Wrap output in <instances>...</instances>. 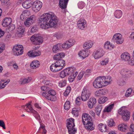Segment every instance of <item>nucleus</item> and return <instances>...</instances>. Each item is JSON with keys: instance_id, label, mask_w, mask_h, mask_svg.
<instances>
[{"instance_id": "obj_38", "label": "nucleus", "mask_w": 134, "mask_h": 134, "mask_svg": "<svg viewBox=\"0 0 134 134\" xmlns=\"http://www.w3.org/2000/svg\"><path fill=\"white\" fill-rule=\"evenodd\" d=\"M101 77H103L104 79L105 80V81L106 82H105V84H104L105 86L110 83V80L111 78L110 76H108L107 78H106L104 76H102Z\"/></svg>"}, {"instance_id": "obj_42", "label": "nucleus", "mask_w": 134, "mask_h": 134, "mask_svg": "<svg viewBox=\"0 0 134 134\" xmlns=\"http://www.w3.org/2000/svg\"><path fill=\"white\" fill-rule=\"evenodd\" d=\"M37 36L34 35L31 36L30 38V40L33 44H35V43L37 41Z\"/></svg>"}, {"instance_id": "obj_62", "label": "nucleus", "mask_w": 134, "mask_h": 134, "mask_svg": "<svg viewBox=\"0 0 134 134\" xmlns=\"http://www.w3.org/2000/svg\"><path fill=\"white\" fill-rule=\"evenodd\" d=\"M0 126L2 127L4 129L6 128L4 122L2 120H0Z\"/></svg>"}, {"instance_id": "obj_35", "label": "nucleus", "mask_w": 134, "mask_h": 134, "mask_svg": "<svg viewBox=\"0 0 134 134\" xmlns=\"http://www.w3.org/2000/svg\"><path fill=\"white\" fill-rule=\"evenodd\" d=\"M78 54L80 57H81L83 59L88 56V55L86 54V51H81Z\"/></svg>"}, {"instance_id": "obj_44", "label": "nucleus", "mask_w": 134, "mask_h": 134, "mask_svg": "<svg viewBox=\"0 0 134 134\" xmlns=\"http://www.w3.org/2000/svg\"><path fill=\"white\" fill-rule=\"evenodd\" d=\"M70 103L69 101H66L65 103L64 107L66 110H68L70 107Z\"/></svg>"}, {"instance_id": "obj_56", "label": "nucleus", "mask_w": 134, "mask_h": 134, "mask_svg": "<svg viewBox=\"0 0 134 134\" xmlns=\"http://www.w3.org/2000/svg\"><path fill=\"white\" fill-rule=\"evenodd\" d=\"M81 97H78L76 98V104L78 105H79L81 104Z\"/></svg>"}, {"instance_id": "obj_20", "label": "nucleus", "mask_w": 134, "mask_h": 134, "mask_svg": "<svg viewBox=\"0 0 134 134\" xmlns=\"http://www.w3.org/2000/svg\"><path fill=\"white\" fill-rule=\"evenodd\" d=\"M62 49V45L60 43H58L54 45L52 48V52L56 53Z\"/></svg>"}, {"instance_id": "obj_61", "label": "nucleus", "mask_w": 134, "mask_h": 134, "mask_svg": "<svg viewBox=\"0 0 134 134\" xmlns=\"http://www.w3.org/2000/svg\"><path fill=\"white\" fill-rule=\"evenodd\" d=\"M95 95L96 96L98 97H100L102 95L100 90L95 92Z\"/></svg>"}, {"instance_id": "obj_27", "label": "nucleus", "mask_w": 134, "mask_h": 134, "mask_svg": "<svg viewBox=\"0 0 134 134\" xmlns=\"http://www.w3.org/2000/svg\"><path fill=\"white\" fill-rule=\"evenodd\" d=\"M93 43L92 42L89 41L84 43L83 44V48L86 49H88L91 48L92 46Z\"/></svg>"}, {"instance_id": "obj_41", "label": "nucleus", "mask_w": 134, "mask_h": 134, "mask_svg": "<svg viewBox=\"0 0 134 134\" xmlns=\"http://www.w3.org/2000/svg\"><path fill=\"white\" fill-rule=\"evenodd\" d=\"M72 113L75 116H77L78 115L79 110L77 108H73L72 111Z\"/></svg>"}, {"instance_id": "obj_16", "label": "nucleus", "mask_w": 134, "mask_h": 134, "mask_svg": "<svg viewBox=\"0 0 134 134\" xmlns=\"http://www.w3.org/2000/svg\"><path fill=\"white\" fill-rule=\"evenodd\" d=\"M12 22V19L10 18H5L3 20L2 25L4 27H7L10 25Z\"/></svg>"}, {"instance_id": "obj_51", "label": "nucleus", "mask_w": 134, "mask_h": 134, "mask_svg": "<svg viewBox=\"0 0 134 134\" xmlns=\"http://www.w3.org/2000/svg\"><path fill=\"white\" fill-rule=\"evenodd\" d=\"M10 81V79H8L7 80L5 81H3L4 82L3 83H1V87H3V86H4L3 88H4L6 85H7Z\"/></svg>"}, {"instance_id": "obj_36", "label": "nucleus", "mask_w": 134, "mask_h": 134, "mask_svg": "<svg viewBox=\"0 0 134 134\" xmlns=\"http://www.w3.org/2000/svg\"><path fill=\"white\" fill-rule=\"evenodd\" d=\"M37 41L35 43V44L38 45L42 43L43 41V38L40 36H37Z\"/></svg>"}, {"instance_id": "obj_29", "label": "nucleus", "mask_w": 134, "mask_h": 134, "mask_svg": "<svg viewBox=\"0 0 134 134\" xmlns=\"http://www.w3.org/2000/svg\"><path fill=\"white\" fill-rule=\"evenodd\" d=\"M28 11L27 10H25L23 11L22 14L20 15L21 19L23 20L24 19H26L27 16H28Z\"/></svg>"}, {"instance_id": "obj_58", "label": "nucleus", "mask_w": 134, "mask_h": 134, "mask_svg": "<svg viewBox=\"0 0 134 134\" xmlns=\"http://www.w3.org/2000/svg\"><path fill=\"white\" fill-rule=\"evenodd\" d=\"M67 123L74 124V120L73 118L68 119L67 120Z\"/></svg>"}, {"instance_id": "obj_15", "label": "nucleus", "mask_w": 134, "mask_h": 134, "mask_svg": "<svg viewBox=\"0 0 134 134\" xmlns=\"http://www.w3.org/2000/svg\"><path fill=\"white\" fill-rule=\"evenodd\" d=\"M79 29L84 30L86 26V22L85 19L80 18L77 22Z\"/></svg>"}, {"instance_id": "obj_50", "label": "nucleus", "mask_w": 134, "mask_h": 134, "mask_svg": "<svg viewBox=\"0 0 134 134\" xmlns=\"http://www.w3.org/2000/svg\"><path fill=\"white\" fill-rule=\"evenodd\" d=\"M15 28V26L13 24L11 25L7 28V29L8 30H9L8 32H9L12 31V30H14Z\"/></svg>"}, {"instance_id": "obj_33", "label": "nucleus", "mask_w": 134, "mask_h": 134, "mask_svg": "<svg viewBox=\"0 0 134 134\" xmlns=\"http://www.w3.org/2000/svg\"><path fill=\"white\" fill-rule=\"evenodd\" d=\"M126 125L124 124L119 125L118 127L119 130L121 131H125L126 129Z\"/></svg>"}, {"instance_id": "obj_7", "label": "nucleus", "mask_w": 134, "mask_h": 134, "mask_svg": "<svg viewBox=\"0 0 134 134\" xmlns=\"http://www.w3.org/2000/svg\"><path fill=\"white\" fill-rule=\"evenodd\" d=\"M118 113L122 116V118L124 121L129 120L130 118V113L126 109L122 108L119 110Z\"/></svg>"}, {"instance_id": "obj_60", "label": "nucleus", "mask_w": 134, "mask_h": 134, "mask_svg": "<svg viewBox=\"0 0 134 134\" xmlns=\"http://www.w3.org/2000/svg\"><path fill=\"white\" fill-rule=\"evenodd\" d=\"M41 89L42 91H43L46 92L47 91L49 90V88L47 86H43L41 87Z\"/></svg>"}, {"instance_id": "obj_6", "label": "nucleus", "mask_w": 134, "mask_h": 134, "mask_svg": "<svg viewBox=\"0 0 134 134\" xmlns=\"http://www.w3.org/2000/svg\"><path fill=\"white\" fill-rule=\"evenodd\" d=\"M91 93L86 87H84L82 91L81 98L82 101H86L90 97Z\"/></svg>"}, {"instance_id": "obj_39", "label": "nucleus", "mask_w": 134, "mask_h": 134, "mask_svg": "<svg viewBox=\"0 0 134 134\" xmlns=\"http://www.w3.org/2000/svg\"><path fill=\"white\" fill-rule=\"evenodd\" d=\"M107 123L108 125L110 127H112L115 125V122L112 119H110L108 120Z\"/></svg>"}, {"instance_id": "obj_11", "label": "nucleus", "mask_w": 134, "mask_h": 134, "mask_svg": "<svg viewBox=\"0 0 134 134\" xmlns=\"http://www.w3.org/2000/svg\"><path fill=\"white\" fill-rule=\"evenodd\" d=\"M122 35L120 33H118L115 34L113 36V39L114 41L118 44H122L123 42V40L121 37Z\"/></svg>"}, {"instance_id": "obj_9", "label": "nucleus", "mask_w": 134, "mask_h": 134, "mask_svg": "<svg viewBox=\"0 0 134 134\" xmlns=\"http://www.w3.org/2000/svg\"><path fill=\"white\" fill-rule=\"evenodd\" d=\"M13 54L17 56L22 54L23 52V47L21 45L15 46L13 48Z\"/></svg>"}, {"instance_id": "obj_5", "label": "nucleus", "mask_w": 134, "mask_h": 134, "mask_svg": "<svg viewBox=\"0 0 134 134\" xmlns=\"http://www.w3.org/2000/svg\"><path fill=\"white\" fill-rule=\"evenodd\" d=\"M56 93L55 91L53 90H51L48 91V94L46 92H43L42 95L45 97L48 100L52 101H55L56 99L55 95Z\"/></svg>"}, {"instance_id": "obj_26", "label": "nucleus", "mask_w": 134, "mask_h": 134, "mask_svg": "<svg viewBox=\"0 0 134 134\" xmlns=\"http://www.w3.org/2000/svg\"><path fill=\"white\" fill-rule=\"evenodd\" d=\"M114 103L108 105L105 107L104 109V111L107 112H109L111 111L114 108Z\"/></svg>"}, {"instance_id": "obj_64", "label": "nucleus", "mask_w": 134, "mask_h": 134, "mask_svg": "<svg viewBox=\"0 0 134 134\" xmlns=\"http://www.w3.org/2000/svg\"><path fill=\"white\" fill-rule=\"evenodd\" d=\"M57 55H58L59 58H62L64 57L65 54L64 53L62 52L57 53Z\"/></svg>"}, {"instance_id": "obj_47", "label": "nucleus", "mask_w": 134, "mask_h": 134, "mask_svg": "<svg viewBox=\"0 0 134 134\" xmlns=\"http://www.w3.org/2000/svg\"><path fill=\"white\" fill-rule=\"evenodd\" d=\"M109 61V59L108 58H106L104 60L100 61V63L101 65H105L108 63Z\"/></svg>"}, {"instance_id": "obj_54", "label": "nucleus", "mask_w": 134, "mask_h": 134, "mask_svg": "<svg viewBox=\"0 0 134 134\" xmlns=\"http://www.w3.org/2000/svg\"><path fill=\"white\" fill-rule=\"evenodd\" d=\"M5 49V45L4 44H0V54Z\"/></svg>"}, {"instance_id": "obj_18", "label": "nucleus", "mask_w": 134, "mask_h": 134, "mask_svg": "<svg viewBox=\"0 0 134 134\" xmlns=\"http://www.w3.org/2000/svg\"><path fill=\"white\" fill-rule=\"evenodd\" d=\"M25 30L23 27L19 26L17 29L16 36L19 37H21L24 32Z\"/></svg>"}, {"instance_id": "obj_24", "label": "nucleus", "mask_w": 134, "mask_h": 134, "mask_svg": "<svg viewBox=\"0 0 134 134\" xmlns=\"http://www.w3.org/2000/svg\"><path fill=\"white\" fill-rule=\"evenodd\" d=\"M121 57L123 60L125 61H129L130 58L129 54L126 52L122 53L121 55Z\"/></svg>"}, {"instance_id": "obj_46", "label": "nucleus", "mask_w": 134, "mask_h": 134, "mask_svg": "<svg viewBox=\"0 0 134 134\" xmlns=\"http://www.w3.org/2000/svg\"><path fill=\"white\" fill-rule=\"evenodd\" d=\"M66 81L65 80L60 81L58 83L59 86L61 87H63L66 85Z\"/></svg>"}, {"instance_id": "obj_3", "label": "nucleus", "mask_w": 134, "mask_h": 134, "mask_svg": "<svg viewBox=\"0 0 134 134\" xmlns=\"http://www.w3.org/2000/svg\"><path fill=\"white\" fill-rule=\"evenodd\" d=\"M65 65V61L62 59H59L57 60L55 63L52 64L50 69L53 72H56L63 69Z\"/></svg>"}, {"instance_id": "obj_21", "label": "nucleus", "mask_w": 134, "mask_h": 134, "mask_svg": "<svg viewBox=\"0 0 134 134\" xmlns=\"http://www.w3.org/2000/svg\"><path fill=\"white\" fill-rule=\"evenodd\" d=\"M69 0H59V5L60 7L62 9H65L66 7Z\"/></svg>"}, {"instance_id": "obj_23", "label": "nucleus", "mask_w": 134, "mask_h": 134, "mask_svg": "<svg viewBox=\"0 0 134 134\" xmlns=\"http://www.w3.org/2000/svg\"><path fill=\"white\" fill-rule=\"evenodd\" d=\"M22 108L28 112H30L33 109L30 102L27 103L25 105L23 106Z\"/></svg>"}, {"instance_id": "obj_52", "label": "nucleus", "mask_w": 134, "mask_h": 134, "mask_svg": "<svg viewBox=\"0 0 134 134\" xmlns=\"http://www.w3.org/2000/svg\"><path fill=\"white\" fill-rule=\"evenodd\" d=\"M102 95H104L108 92V90L107 89L104 88L100 89Z\"/></svg>"}, {"instance_id": "obj_10", "label": "nucleus", "mask_w": 134, "mask_h": 134, "mask_svg": "<svg viewBox=\"0 0 134 134\" xmlns=\"http://www.w3.org/2000/svg\"><path fill=\"white\" fill-rule=\"evenodd\" d=\"M105 52L102 48H99L94 53L93 55L94 58L98 59L102 57L104 55Z\"/></svg>"}, {"instance_id": "obj_12", "label": "nucleus", "mask_w": 134, "mask_h": 134, "mask_svg": "<svg viewBox=\"0 0 134 134\" xmlns=\"http://www.w3.org/2000/svg\"><path fill=\"white\" fill-rule=\"evenodd\" d=\"M74 124L67 123L66 126L68 130V132L69 134H75L77 131L76 129L75 128Z\"/></svg>"}, {"instance_id": "obj_49", "label": "nucleus", "mask_w": 134, "mask_h": 134, "mask_svg": "<svg viewBox=\"0 0 134 134\" xmlns=\"http://www.w3.org/2000/svg\"><path fill=\"white\" fill-rule=\"evenodd\" d=\"M132 91V89L131 88H129L126 91L125 94V96L126 97L129 96L131 94Z\"/></svg>"}, {"instance_id": "obj_40", "label": "nucleus", "mask_w": 134, "mask_h": 134, "mask_svg": "<svg viewBox=\"0 0 134 134\" xmlns=\"http://www.w3.org/2000/svg\"><path fill=\"white\" fill-rule=\"evenodd\" d=\"M107 98L105 97H101L100 98L99 100V103L100 104L104 103L106 102L108 100Z\"/></svg>"}, {"instance_id": "obj_4", "label": "nucleus", "mask_w": 134, "mask_h": 134, "mask_svg": "<svg viewBox=\"0 0 134 134\" xmlns=\"http://www.w3.org/2000/svg\"><path fill=\"white\" fill-rule=\"evenodd\" d=\"M105 81L103 77H97L93 83V86L96 88H100L105 86Z\"/></svg>"}, {"instance_id": "obj_19", "label": "nucleus", "mask_w": 134, "mask_h": 134, "mask_svg": "<svg viewBox=\"0 0 134 134\" xmlns=\"http://www.w3.org/2000/svg\"><path fill=\"white\" fill-rule=\"evenodd\" d=\"M32 2L30 0L25 1L22 4V6L24 8L27 9L32 6Z\"/></svg>"}, {"instance_id": "obj_53", "label": "nucleus", "mask_w": 134, "mask_h": 134, "mask_svg": "<svg viewBox=\"0 0 134 134\" xmlns=\"http://www.w3.org/2000/svg\"><path fill=\"white\" fill-rule=\"evenodd\" d=\"M68 42V44H69V45L71 47L73 45H74V44L75 42V40L72 39H71L69 40Z\"/></svg>"}, {"instance_id": "obj_43", "label": "nucleus", "mask_w": 134, "mask_h": 134, "mask_svg": "<svg viewBox=\"0 0 134 134\" xmlns=\"http://www.w3.org/2000/svg\"><path fill=\"white\" fill-rule=\"evenodd\" d=\"M128 63L131 65H134V50L133 53L132 58L128 61Z\"/></svg>"}, {"instance_id": "obj_45", "label": "nucleus", "mask_w": 134, "mask_h": 134, "mask_svg": "<svg viewBox=\"0 0 134 134\" xmlns=\"http://www.w3.org/2000/svg\"><path fill=\"white\" fill-rule=\"evenodd\" d=\"M70 47H71L70 46L67 42H66V43H65L62 45V48L63 49H65L69 48Z\"/></svg>"}, {"instance_id": "obj_2", "label": "nucleus", "mask_w": 134, "mask_h": 134, "mask_svg": "<svg viewBox=\"0 0 134 134\" xmlns=\"http://www.w3.org/2000/svg\"><path fill=\"white\" fill-rule=\"evenodd\" d=\"M82 122L85 128L89 131L93 130L94 127L91 117L88 114H83L82 116Z\"/></svg>"}, {"instance_id": "obj_55", "label": "nucleus", "mask_w": 134, "mask_h": 134, "mask_svg": "<svg viewBox=\"0 0 134 134\" xmlns=\"http://www.w3.org/2000/svg\"><path fill=\"white\" fill-rule=\"evenodd\" d=\"M5 49V45L4 44H0V54Z\"/></svg>"}, {"instance_id": "obj_28", "label": "nucleus", "mask_w": 134, "mask_h": 134, "mask_svg": "<svg viewBox=\"0 0 134 134\" xmlns=\"http://www.w3.org/2000/svg\"><path fill=\"white\" fill-rule=\"evenodd\" d=\"M98 127L99 130L103 132L106 131L107 130L106 125L102 124H99Z\"/></svg>"}, {"instance_id": "obj_48", "label": "nucleus", "mask_w": 134, "mask_h": 134, "mask_svg": "<svg viewBox=\"0 0 134 134\" xmlns=\"http://www.w3.org/2000/svg\"><path fill=\"white\" fill-rule=\"evenodd\" d=\"M31 112L33 113L34 116L36 118L38 119V118L40 117V116L36 111L33 109Z\"/></svg>"}, {"instance_id": "obj_8", "label": "nucleus", "mask_w": 134, "mask_h": 134, "mask_svg": "<svg viewBox=\"0 0 134 134\" xmlns=\"http://www.w3.org/2000/svg\"><path fill=\"white\" fill-rule=\"evenodd\" d=\"M42 3L38 0H36L33 2L32 4V9L35 12H37L42 7Z\"/></svg>"}, {"instance_id": "obj_25", "label": "nucleus", "mask_w": 134, "mask_h": 134, "mask_svg": "<svg viewBox=\"0 0 134 134\" xmlns=\"http://www.w3.org/2000/svg\"><path fill=\"white\" fill-rule=\"evenodd\" d=\"M130 72L129 71L126 69H122L120 72L121 74L123 77H128Z\"/></svg>"}, {"instance_id": "obj_17", "label": "nucleus", "mask_w": 134, "mask_h": 134, "mask_svg": "<svg viewBox=\"0 0 134 134\" xmlns=\"http://www.w3.org/2000/svg\"><path fill=\"white\" fill-rule=\"evenodd\" d=\"M27 54L29 57L33 58L40 55L41 54V53L38 51L33 50L29 51Z\"/></svg>"}, {"instance_id": "obj_30", "label": "nucleus", "mask_w": 134, "mask_h": 134, "mask_svg": "<svg viewBox=\"0 0 134 134\" xmlns=\"http://www.w3.org/2000/svg\"><path fill=\"white\" fill-rule=\"evenodd\" d=\"M31 80V78H30V79L29 78L27 79H23L21 78L20 79V80L19 81V83L23 85L29 82Z\"/></svg>"}, {"instance_id": "obj_31", "label": "nucleus", "mask_w": 134, "mask_h": 134, "mask_svg": "<svg viewBox=\"0 0 134 134\" xmlns=\"http://www.w3.org/2000/svg\"><path fill=\"white\" fill-rule=\"evenodd\" d=\"M122 15V12L120 10H116L114 13L115 17L117 18H120Z\"/></svg>"}, {"instance_id": "obj_13", "label": "nucleus", "mask_w": 134, "mask_h": 134, "mask_svg": "<svg viewBox=\"0 0 134 134\" xmlns=\"http://www.w3.org/2000/svg\"><path fill=\"white\" fill-rule=\"evenodd\" d=\"M97 102V100L95 97H91L87 102V104L90 109L92 108L95 106Z\"/></svg>"}, {"instance_id": "obj_32", "label": "nucleus", "mask_w": 134, "mask_h": 134, "mask_svg": "<svg viewBox=\"0 0 134 134\" xmlns=\"http://www.w3.org/2000/svg\"><path fill=\"white\" fill-rule=\"evenodd\" d=\"M78 74L77 72H76L75 74L69 75L68 80L70 82H72L74 81L75 77Z\"/></svg>"}, {"instance_id": "obj_37", "label": "nucleus", "mask_w": 134, "mask_h": 134, "mask_svg": "<svg viewBox=\"0 0 134 134\" xmlns=\"http://www.w3.org/2000/svg\"><path fill=\"white\" fill-rule=\"evenodd\" d=\"M76 68L74 67H69V75H73L74 73L76 72Z\"/></svg>"}, {"instance_id": "obj_63", "label": "nucleus", "mask_w": 134, "mask_h": 134, "mask_svg": "<svg viewBox=\"0 0 134 134\" xmlns=\"http://www.w3.org/2000/svg\"><path fill=\"white\" fill-rule=\"evenodd\" d=\"M42 82L46 85H49L51 84L50 81L49 80H44L42 81Z\"/></svg>"}, {"instance_id": "obj_14", "label": "nucleus", "mask_w": 134, "mask_h": 134, "mask_svg": "<svg viewBox=\"0 0 134 134\" xmlns=\"http://www.w3.org/2000/svg\"><path fill=\"white\" fill-rule=\"evenodd\" d=\"M35 20V17L34 15H32L28 18L24 23L25 25L28 27L31 24L34 22Z\"/></svg>"}, {"instance_id": "obj_1", "label": "nucleus", "mask_w": 134, "mask_h": 134, "mask_svg": "<svg viewBox=\"0 0 134 134\" xmlns=\"http://www.w3.org/2000/svg\"><path fill=\"white\" fill-rule=\"evenodd\" d=\"M58 22L57 16L52 12L44 13L40 16L38 20L40 27L44 29H48L49 27H56Z\"/></svg>"}, {"instance_id": "obj_34", "label": "nucleus", "mask_w": 134, "mask_h": 134, "mask_svg": "<svg viewBox=\"0 0 134 134\" xmlns=\"http://www.w3.org/2000/svg\"><path fill=\"white\" fill-rule=\"evenodd\" d=\"M102 108V106L101 105H98L96 107L95 111L98 116L100 114Z\"/></svg>"}, {"instance_id": "obj_57", "label": "nucleus", "mask_w": 134, "mask_h": 134, "mask_svg": "<svg viewBox=\"0 0 134 134\" xmlns=\"http://www.w3.org/2000/svg\"><path fill=\"white\" fill-rule=\"evenodd\" d=\"M66 76H67V75L64 70L61 72L60 74V77L62 78H63Z\"/></svg>"}, {"instance_id": "obj_59", "label": "nucleus", "mask_w": 134, "mask_h": 134, "mask_svg": "<svg viewBox=\"0 0 134 134\" xmlns=\"http://www.w3.org/2000/svg\"><path fill=\"white\" fill-rule=\"evenodd\" d=\"M84 74V71L81 72L78 76L77 78L79 80H80L82 78Z\"/></svg>"}, {"instance_id": "obj_22", "label": "nucleus", "mask_w": 134, "mask_h": 134, "mask_svg": "<svg viewBox=\"0 0 134 134\" xmlns=\"http://www.w3.org/2000/svg\"><path fill=\"white\" fill-rule=\"evenodd\" d=\"M40 65V62L37 60L32 61L30 64L31 68L32 69H36L38 68Z\"/></svg>"}]
</instances>
